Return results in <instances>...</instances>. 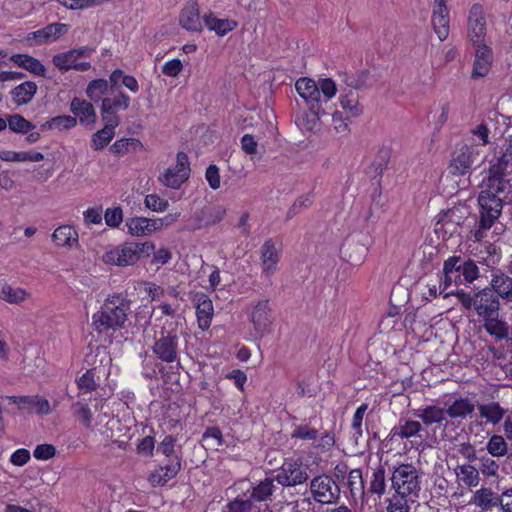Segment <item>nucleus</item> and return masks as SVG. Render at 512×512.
Instances as JSON below:
<instances>
[{
  "instance_id": "f257e3e1",
  "label": "nucleus",
  "mask_w": 512,
  "mask_h": 512,
  "mask_svg": "<svg viewBox=\"0 0 512 512\" xmlns=\"http://www.w3.org/2000/svg\"><path fill=\"white\" fill-rule=\"evenodd\" d=\"M512 201V149L505 144L490 160L489 175L478 196L479 221L475 241H482L486 232L501 215L504 201Z\"/></svg>"
},
{
  "instance_id": "f03ea898",
  "label": "nucleus",
  "mask_w": 512,
  "mask_h": 512,
  "mask_svg": "<svg viewBox=\"0 0 512 512\" xmlns=\"http://www.w3.org/2000/svg\"><path fill=\"white\" fill-rule=\"evenodd\" d=\"M295 89L313 114V124L320 120L321 116L330 115L331 100L337 93L336 83L331 78H319L316 82L302 77L296 81Z\"/></svg>"
},
{
  "instance_id": "7ed1b4c3",
  "label": "nucleus",
  "mask_w": 512,
  "mask_h": 512,
  "mask_svg": "<svg viewBox=\"0 0 512 512\" xmlns=\"http://www.w3.org/2000/svg\"><path fill=\"white\" fill-rule=\"evenodd\" d=\"M131 302L121 294L108 296L92 316V325L99 334L123 329L131 310Z\"/></svg>"
},
{
  "instance_id": "20e7f679",
  "label": "nucleus",
  "mask_w": 512,
  "mask_h": 512,
  "mask_svg": "<svg viewBox=\"0 0 512 512\" xmlns=\"http://www.w3.org/2000/svg\"><path fill=\"white\" fill-rule=\"evenodd\" d=\"M180 320V317L175 320L167 319L154 330L151 349L156 358L162 362H179L180 337L183 334L179 330Z\"/></svg>"
},
{
  "instance_id": "39448f33",
  "label": "nucleus",
  "mask_w": 512,
  "mask_h": 512,
  "mask_svg": "<svg viewBox=\"0 0 512 512\" xmlns=\"http://www.w3.org/2000/svg\"><path fill=\"white\" fill-rule=\"evenodd\" d=\"M449 295H455L462 305V308L466 311L473 312L481 321L500 312L498 296L488 287L474 293L464 290L445 293V297Z\"/></svg>"
},
{
  "instance_id": "423d86ee",
  "label": "nucleus",
  "mask_w": 512,
  "mask_h": 512,
  "mask_svg": "<svg viewBox=\"0 0 512 512\" xmlns=\"http://www.w3.org/2000/svg\"><path fill=\"white\" fill-rule=\"evenodd\" d=\"M444 280L440 283L442 290L440 293H444L448 286L452 283L456 285L470 284L476 280L479 275V267L476 262L466 256H451L444 261L443 265Z\"/></svg>"
},
{
  "instance_id": "0eeeda50",
  "label": "nucleus",
  "mask_w": 512,
  "mask_h": 512,
  "mask_svg": "<svg viewBox=\"0 0 512 512\" xmlns=\"http://www.w3.org/2000/svg\"><path fill=\"white\" fill-rule=\"evenodd\" d=\"M155 245L150 242H124L106 251L102 260L105 264L126 267L136 264L142 257H148Z\"/></svg>"
},
{
  "instance_id": "6e6552de",
  "label": "nucleus",
  "mask_w": 512,
  "mask_h": 512,
  "mask_svg": "<svg viewBox=\"0 0 512 512\" xmlns=\"http://www.w3.org/2000/svg\"><path fill=\"white\" fill-rule=\"evenodd\" d=\"M420 473L412 464H401L394 468L391 484L396 494L417 498L421 490Z\"/></svg>"
},
{
  "instance_id": "1a4fd4ad",
  "label": "nucleus",
  "mask_w": 512,
  "mask_h": 512,
  "mask_svg": "<svg viewBox=\"0 0 512 512\" xmlns=\"http://www.w3.org/2000/svg\"><path fill=\"white\" fill-rule=\"evenodd\" d=\"M483 157L478 145L466 143L457 146L451 155L449 164V172L456 176H462L470 172V170L482 162Z\"/></svg>"
},
{
  "instance_id": "9d476101",
  "label": "nucleus",
  "mask_w": 512,
  "mask_h": 512,
  "mask_svg": "<svg viewBox=\"0 0 512 512\" xmlns=\"http://www.w3.org/2000/svg\"><path fill=\"white\" fill-rule=\"evenodd\" d=\"M94 49L88 46L71 49L69 51L56 54L52 57L53 65L60 71L66 72L69 70L87 71L91 68L90 62L79 61L81 58H88L93 53Z\"/></svg>"
},
{
  "instance_id": "9b49d317",
  "label": "nucleus",
  "mask_w": 512,
  "mask_h": 512,
  "mask_svg": "<svg viewBox=\"0 0 512 512\" xmlns=\"http://www.w3.org/2000/svg\"><path fill=\"white\" fill-rule=\"evenodd\" d=\"M313 500L320 504L336 503L340 497V488L331 476L322 474L310 481Z\"/></svg>"
},
{
  "instance_id": "f8f14e48",
  "label": "nucleus",
  "mask_w": 512,
  "mask_h": 512,
  "mask_svg": "<svg viewBox=\"0 0 512 512\" xmlns=\"http://www.w3.org/2000/svg\"><path fill=\"white\" fill-rule=\"evenodd\" d=\"M277 484L295 487L309 479L308 467L298 461L285 462L275 475Z\"/></svg>"
},
{
  "instance_id": "ddd939ff",
  "label": "nucleus",
  "mask_w": 512,
  "mask_h": 512,
  "mask_svg": "<svg viewBox=\"0 0 512 512\" xmlns=\"http://www.w3.org/2000/svg\"><path fill=\"white\" fill-rule=\"evenodd\" d=\"M486 19L483 7L480 4H474L470 11L467 21V38L472 45L485 44Z\"/></svg>"
},
{
  "instance_id": "4468645a",
  "label": "nucleus",
  "mask_w": 512,
  "mask_h": 512,
  "mask_svg": "<svg viewBox=\"0 0 512 512\" xmlns=\"http://www.w3.org/2000/svg\"><path fill=\"white\" fill-rule=\"evenodd\" d=\"M190 167L188 156L184 152H178L175 167L168 168L160 177V181L167 187L178 189L189 177Z\"/></svg>"
},
{
  "instance_id": "2eb2a0df",
  "label": "nucleus",
  "mask_w": 512,
  "mask_h": 512,
  "mask_svg": "<svg viewBox=\"0 0 512 512\" xmlns=\"http://www.w3.org/2000/svg\"><path fill=\"white\" fill-rule=\"evenodd\" d=\"M68 25L51 23L42 29L27 34L26 41L31 45H43L57 41L68 32Z\"/></svg>"
},
{
  "instance_id": "dca6fc26",
  "label": "nucleus",
  "mask_w": 512,
  "mask_h": 512,
  "mask_svg": "<svg viewBox=\"0 0 512 512\" xmlns=\"http://www.w3.org/2000/svg\"><path fill=\"white\" fill-rule=\"evenodd\" d=\"M273 319L269 300H260L253 306L250 313V321L252 322L255 331L261 336L268 331Z\"/></svg>"
},
{
  "instance_id": "f3484780",
  "label": "nucleus",
  "mask_w": 512,
  "mask_h": 512,
  "mask_svg": "<svg viewBox=\"0 0 512 512\" xmlns=\"http://www.w3.org/2000/svg\"><path fill=\"white\" fill-rule=\"evenodd\" d=\"M475 58L471 72L472 79L483 78L488 75L493 63V51L486 44L473 45Z\"/></svg>"
},
{
  "instance_id": "a211bd4d",
  "label": "nucleus",
  "mask_w": 512,
  "mask_h": 512,
  "mask_svg": "<svg viewBox=\"0 0 512 512\" xmlns=\"http://www.w3.org/2000/svg\"><path fill=\"white\" fill-rule=\"evenodd\" d=\"M70 111L73 113L76 120H79L81 125L93 129L97 115L91 102L74 97L70 102Z\"/></svg>"
},
{
  "instance_id": "6ab92c4d",
  "label": "nucleus",
  "mask_w": 512,
  "mask_h": 512,
  "mask_svg": "<svg viewBox=\"0 0 512 512\" xmlns=\"http://www.w3.org/2000/svg\"><path fill=\"white\" fill-rule=\"evenodd\" d=\"M128 233L132 236H147L162 229V219H150L146 217H132L126 221Z\"/></svg>"
},
{
  "instance_id": "aec40b11",
  "label": "nucleus",
  "mask_w": 512,
  "mask_h": 512,
  "mask_svg": "<svg viewBox=\"0 0 512 512\" xmlns=\"http://www.w3.org/2000/svg\"><path fill=\"white\" fill-rule=\"evenodd\" d=\"M194 300L197 303L196 315L198 326L203 331L208 330L214 313L212 301L202 292L196 293Z\"/></svg>"
},
{
  "instance_id": "412c9836",
  "label": "nucleus",
  "mask_w": 512,
  "mask_h": 512,
  "mask_svg": "<svg viewBox=\"0 0 512 512\" xmlns=\"http://www.w3.org/2000/svg\"><path fill=\"white\" fill-rule=\"evenodd\" d=\"M182 28L187 31L200 32L203 29L199 13V6L196 1H190L182 9L179 17Z\"/></svg>"
},
{
  "instance_id": "4be33fe9",
  "label": "nucleus",
  "mask_w": 512,
  "mask_h": 512,
  "mask_svg": "<svg viewBox=\"0 0 512 512\" xmlns=\"http://www.w3.org/2000/svg\"><path fill=\"white\" fill-rule=\"evenodd\" d=\"M490 289L498 299L501 298L507 302H512V277L496 270L492 272L490 280Z\"/></svg>"
},
{
  "instance_id": "5701e85b",
  "label": "nucleus",
  "mask_w": 512,
  "mask_h": 512,
  "mask_svg": "<svg viewBox=\"0 0 512 512\" xmlns=\"http://www.w3.org/2000/svg\"><path fill=\"white\" fill-rule=\"evenodd\" d=\"M461 217L457 215L456 209H449L438 215L435 224L436 233H442L443 237L452 236L459 233Z\"/></svg>"
},
{
  "instance_id": "b1692460",
  "label": "nucleus",
  "mask_w": 512,
  "mask_h": 512,
  "mask_svg": "<svg viewBox=\"0 0 512 512\" xmlns=\"http://www.w3.org/2000/svg\"><path fill=\"white\" fill-rule=\"evenodd\" d=\"M275 477H266L255 485L250 493V499L256 502L273 500L274 494L279 490Z\"/></svg>"
},
{
  "instance_id": "393cba45",
  "label": "nucleus",
  "mask_w": 512,
  "mask_h": 512,
  "mask_svg": "<svg viewBox=\"0 0 512 512\" xmlns=\"http://www.w3.org/2000/svg\"><path fill=\"white\" fill-rule=\"evenodd\" d=\"M280 260V253L275 247L274 242L268 239L261 248V266L265 275L273 274L277 269Z\"/></svg>"
},
{
  "instance_id": "a878e982",
  "label": "nucleus",
  "mask_w": 512,
  "mask_h": 512,
  "mask_svg": "<svg viewBox=\"0 0 512 512\" xmlns=\"http://www.w3.org/2000/svg\"><path fill=\"white\" fill-rule=\"evenodd\" d=\"M449 10L447 5H434L432 25L439 40L444 41L449 34Z\"/></svg>"
},
{
  "instance_id": "bb28decb",
  "label": "nucleus",
  "mask_w": 512,
  "mask_h": 512,
  "mask_svg": "<svg viewBox=\"0 0 512 512\" xmlns=\"http://www.w3.org/2000/svg\"><path fill=\"white\" fill-rule=\"evenodd\" d=\"M471 502L483 511H491L493 508L502 505L501 497L490 488L485 487L480 488L474 493Z\"/></svg>"
},
{
  "instance_id": "cd10ccee",
  "label": "nucleus",
  "mask_w": 512,
  "mask_h": 512,
  "mask_svg": "<svg viewBox=\"0 0 512 512\" xmlns=\"http://www.w3.org/2000/svg\"><path fill=\"white\" fill-rule=\"evenodd\" d=\"M423 426L419 421L411 420L408 418H400L397 425L391 429L392 437H399L401 439H408L411 437H421Z\"/></svg>"
},
{
  "instance_id": "c85d7f7f",
  "label": "nucleus",
  "mask_w": 512,
  "mask_h": 512,
  "mask_svg": "<svg viewBox=\"0 0 512 512\" xmlns=\"http://www.w3.org/2000/svg\"><path fill=\"white\" fill-rule=\"evenodd\" d=\"M339 101L347 118H357L363 114V106L359 102V95L353 92V90H343Z\"/></svg>"
},
{
  "instance_id": "c756f323",
  "label": "nucleus",
  "mask_w": 512,
  "mask_h": 512,
  "mask_svg": "<svg viewBox=\"0 0 512 512\" xmlns=\"http://www.w3.org/2000/svg\"><path fill=\"white\" fill-rule=\"evenodd\" d=\"M10 60L13 64L29 71L36 76H46L45 66L38 59L28 54H14L10 57Z\"/></svg>"
},
{
  "instance_id": "7c9ffc66",
  "label": "nucleus",
  "mask_w": 512,
  "mask_h": 512,
  "mask_svg": "<svg viewBox=\"0 0 512 512\" xmlns=\"http://www.w3.org/2000/svg\"><path fill=\"white\" fill-rule=\"evenodd\" d=\"M78 232L70 225H61L52 234V240L58 247L71 248L78 244Z\"/></svg>"
},
{
  "instance_id": "2f4dec72",
  "label": "nucleus",
  "mask_w": 512,
  "mask_h": 512,
  "mask_svg": "<svg viewBox=\"0 0 512 512\" xmlns=\"http://www.w3.org/2000/svg\"><path fill=\"white\" fill-rule=\"evenodd\" d=\"M414 416L421 419L424 425L431 426L433 424H440L445 420L446 410L437 405H428L415 410Z\"/></svg>"
},
{
  "instance_id": "473e14b6",
  "label": "nucleus",
  "mask_w": 512,
  "mask_h": 512,
  "mask_svg": "<svg viewBox=\"0 0 512 512\" xmlns=\"http://www.w3.org/2000/svg\"><path fill=\"white\" fill-rule=\"evenodd\" d=\"M203 21L210 31L224 36L237 27V22L230 19H219L212 12L203 16Z\"/></svg>"
},
{
  "instance_id": "72a5a7b5",
  "label": "nucleus",
  "mask_w": 512,
  "mask_h": 512,
  "mask_svg": "<svg viewBox=\"0 0 512 512\" xmlns=\"http://www.w3.org/2000/svg\"><path fill=\"white\" fill-rule=\"evenodd\" d=\"M37 89V84L32 81H26L19 84L11 91L13 102L17 105L29 103L35 96Z\"/></svg>"
},
{
  "instance_id": "f704fd0d",
  "label": "nucleus",
  "mask_w": 512,
  "mask_h": 512,
  "mask_svg": "<svg viewBox=\"0 0 512 512\" xmlns=\"http://www.w3.org/2000/svg\"><path fill=\"white\" fill-rule=\"evenodd\" d=\"M30 296L29 292L20 287H12L6 282H0V299L10 304H21Z\"/></svg>"
},
{
  "instance_id": "c9c22d12",
  "label": "nucleus",
  "mask_w": 512,
  "mask_h": 512,
  "mask_svg": "<svg viewBox=\"0 0 512 512\" xmlns=\"http://www.w3.org/2000/svg\"><path fill=\"white\" fill-rule=\"evenodd\" d=\"M342 81L350 88L355 90L368 89L370 85V73L368 70H358L355 73H342L340 74Z\"/></svg>"
},
{
  "instance_id": "e433bc0d",
  "label": "nucleus",
  "mask_w": 512,
  "mask_h": 512,
  "mask_svg": "<svg viewBox=\"0 0 512 512\" xmlns=\"http://www.w3.org/2000/svg\"><path fill=\"white\" fill-rule=\"evenodd\" d=\"M445 410L446 415L452 419H464L474 412L475 405L468 398H459L450 405H447Z\"/></svg>"
},
{
  "instance_id": "4c0bfd02",
  "label": "nucleus",
  "mask_w": 512,
  "mask_h": 512,
  "mask_svg": "<svg viewBox=\"0 0 512 512\" xmlns=\"http://www.w3.org/2000/svg\"><path fill=\"white\" fill-rule=\"evenodd\" d=\"M499 313L500 312L483 319V327L488 334L495 336L499 339H504L508 337L509 326L505 321L499 319Z\"/></svg>"
},
{
  "instance_id": "58836bf2",
  "label": "nucleus",
  "mask_w": 512,
  "mask_h": 512,
  "mask_svg": "<svg viewBox=\"0 0 512 512\" xmlns=\"http://www.w3.org/2000/svg\"><path fill=\"white\" fill-rule=\"evenodd\" d=\"M75 418L86 428H92L93 413L86 399H80L71 405Z\"/></svg>"
},
{
  "instance_id": "ea45409f",
  "label": "nucleus",
  "mask_w": 512,
  "mask_h": 512,
  "mask_svg": "<svg viewBox=\"0 0 512 512\" xmlns=\"http://www.w3.org/2000/svg\"><path fill=\"white\" fill-rule=\"evenodd\" d=\"M478 410L482 418L494 425L498 424L506 413V410L498 402L479 405Z\"/></svg>"
},
{
  "instance_id": "a19ab883",
  "label": "nucleus",
  "mask_w": 512,
  "mask_h": 512,
  "mask_svg": "<svg viewBox=\"0 0 512 512\" xmlns=\"http://www.w3.org/2000/svg\"><path fill=\"white\" fill-rule=\"evenodd\" d=\"M130 97L123 91H119L114 97H105L102 99V107L105 112L111 110L118 112L119 110H127L130 106Z\"/></svg>"
},
{
  "instance_id": "79ce46f5",
  "label": "nucleus",
  "mask_w": 512,
  "mask_h": 512,
  "mask_svg": "<svg viewBox=\"0 0 512 512\" xmlns=\"http://www.w3.org/2000/svg\"><path fill=\"white\" fill-rule=\"evenodd\" d=\"M347 486L350 490L351 497L363 498L365 495L364 480L360 469H353L349 472L347 478Z\"/></svg>"
},
{
  "instance_id": "37998d69",
  "label": "nucleus",
  "mask_w": 512,
  "mask_h": 512,
  "mask_svg": "<svg viewBox=\"0 0 512 512\" xmlns=\"http://www.w3.org/2000/svg\"><path fill=\"white\" fill-rule=\"evenodd\" d=\"M0 159L11 162H39L44 159V155L40 152L2 151L0 153Z\"/></svg>"
},
{
  "instance_id": "c03bdc74",
  "label": "nucleus",
  "mask_w": 512,
  "mask_h": 512,
  "mask_svg": "<svg viewBox=\"0 0 512 512\" xmlns=\"http://www.w3.org/2000/svg\"><path fill=\"white\" fill-rule=\"evenodd\" d=\"M22 408L29 411L35 410L36 413L46 415L51 412L49 401L40 396H23Z\"/></svg>"
},
{
  "instance_id": "a18cd8bd",
  "label": "nucleus",
  "mask_w": 512,
  "mask_h": 512,
  "mask_svg": "<svg viewBox=\"0 0 512 512\" xmlns=\"http://www.w3.org/2000/svg\"><path fill=\"white\" fill-rule=\"evenodd\" d=\"M457 476L468 487H476L480 482L479 470L472 465L464 464L456 468Z\"/></svg>"
},
{
  "instance_id": "49530a36",
  "label": "nucleus",
  "mask_w": 512,
  "mask_h": 512,
  "mask_svg": "<svg viewBox=\"0 0 512 512\" xmlns=\"http://www.w3.org/2000/svg\"><path fill=\"white\" fill-rule=\"evenodd\" d=\"M9 129L18 134H26L35 128V125L20 114L9 115L6 118Z\"/></svg>"
},
{
  "instance_id": "de8ad7c7",
  "label": "nucleus",
  "mask_w": 512,
  "mask_h": 512,
  "mask_svg": "<svg viewBox=\"0 0 512 512\" xmlns=\"http://www.w3.org/2000/svg\"><path fill=\"white\" fill-rule=\"evenodd\" d=\"M386 489V476L385 470L382 467H378L373 470L368 492L371 494L382 496Z\"/></svg>"
},
{
  "instance_id": "09e8293b",
  "label": "nucleus",
  "mask_w": 512,
  "mask_h": 512,
  "mask_svg": "<svg viewBox=\"0 0 512 512\" xmlns=\"http://www.w3.org/2000/svg\"><path fill=\"white\" fill-rule=\"evenodd\" d=\"M77 125L75 117L70 115H61L53 117L50 121L41 125L42 130L46 129H58V130H69Z\"/></svg>"
},
{
  "instance_id": "8fccbe9b",
  "label": "nucleus",
  "mask_w": 512,
  "mask_h": 512,
  "mask_svg": "<svg viewBox=\"0 0 512 512\" xmlns=\"http://www.w3.org/2000/svg\"><path fill=\"white\" fill-rule=\"evenodd\" d=\"M108 91V81L104 79L92 80L86 88L87 97L92 102L102 101L103 95Z\"/></svg>"
},
{
  "instance_id": "3c124183",
  "label": "nucleus",
  "mask_w": 512,
  "mask_h": 512,
  "mask_svg": "<svg viewBox=\"0 0 512 512\" xmlns=\"http://www.w3.org/2000/svg\"><path fill=\"white\" fill-rule=\"evenodd\" d=\"M181 470V460L179 457L168 458V462L160 466V471L163 472L162 479L158 480V485H164L169 480L173 479Z\"/></svg>"
},
{
  "instance_id": "603ef678",
  "label": "nucleus",
  "mask_w": 512,
  "mask_h": 512,
  "mask_svg": "<svg viewBox=\"0 0 512 512\" xmlns=\"http://www.w3.org/2000/svg\"><path fill=\"white\" fill-rule=\"evenodd\" d=\"M409 501L414 502V499L395 493L387 499L386 512H410Z\"/></svg>"
},
{
  "instance_id": "864d4df0",
  "label": "nucleus",
  "mask_w": 512,
  "mask_h": 512,
  "mask_svg": "<svg viewBox=\"0 0 512 512\" xmlns=\"http://www.w3.org/2000/svg\"><path fill=\"white\" fill-rule=\"evenodd\" d=\"M115 136V131L109 130L108 127H103L92 135L91 147L98 151L106 147Z\"/></svg>"
},
{
  "instance_id": "5fc2aeb1",
  "label": "nucleus",
  "mask_w": 512,
  "mask_h": 512,
  "mask_svg": "<svg viewBox=\"0 0 512 512\" xmlns=\"http://www.w3.org/2000/svg\"><path fill=\"white\" fill-rule=\"evenodd\" d=\"M488 453L493 457H502L508 451L507 443L503 436L493 435L486 445Z\"/></svg>"
},
{
  "instance_id": "6e6d98bb",
  "label": "nucleus",
  "mask_w": 512,
  "mask_h": 512,
  "mask_svg": "<svg viewBox=\"0 0 512 512\" xmlns=\"http://www.w3.org/2000/svg\"><path fill=\"white\" fill-rule=\"evenodd\" d=\"M202 441L209 447L217 449L223 445V436L221 430L216 427H208L202 435Z\"/></svg>"
},
{
  "instance_id": "4d7b16f0",
  "label": "nucleus",
  "mask_w": 512,
  "mask_h": 512,
  "mask_svg": "<svg viewBox=\"0 0 512 512\" xmlns=\"http://www.w3.org/2000/svg\"><path fill=\"white\" fill-rule=\"evenodd\" d=\"M202 213L205 225H215L223 219L226 210L222 206H213L204 209Z\"/></svg>"
},
{
  "instance_id": "13d9d810",
  "label": "nucleus",
  "mask_w": 512,
  "mask_h": 512,
  "mask_svg": "<svg viewBox=\"0 0 512 512\" xmlns=\"http://www.w3.org/2000/svg\"><path fill=\"white\" fill-rule=\"evenodd\" d=\"M144 204L154 212H164L169 206L168 201L157 194L147 195L144 199Z\"/></svg>"
},
{
  "instance_id": "bf43d9fd",
  "label": "nucleus",
  "mask_w": 512,
  "mask_h": 512,
  "mask_svg": "<svg viewBox=\"0 0 512 512\" xmlns=\"http://www.w3.org/2000/svg\"><path fill=\"white\" fill-rule=\"evenodd\" d=\"M368 409L367 403H362L355 411L352 419V429L354 431V436L360 437L363 434L362 430V421L364 418V415Z\"/></svg>"
},
{
  "instance_id": "052dcab7",
  "label": "nucleus",
  "mask_w": 512,
  "mask_h": 512,
  "mask_svg": "<svg viewBox=\"0 0 512 512\" xmlns=\"http://www.w3.org/2000/svg\"><path fill=\"white\" fill-rule=\"evenodd\" d=\"M291 437L302 440H317L318 430L308 425H298L294 428Z\"/></svg>"
},
{
  "instance_id": "680f3d73",
  "label": "nucleus",
  "mask_w": 512,
  "mask_h": 512,
  "mask_svg": "<svg viewBox=\"0 0 512 512\" xmlns=\"http://www.w3.org/2000/svg\"><path fill=\"white\" fill-rule=\"evenodd\" d=\"M78 388L84 392H91L96 389L95 373L87 370L77 381Z\"/></svg>"
},
{
  "instance_id": "e2e57ef3",
  "label": "nucleus",
  "mask_w": 512,
  "mask_h": 512,
  "mask_svg": "<svg viewBox=\"0 0 512 512\" xmlns=\"http://www.w3.org/2000/svg\"><path fill=\"white\" fill-rule=\"evenodd\" d=\"M106 224L110 227H118L123 220V213L120 207L109 208L105 212Z\"/></svg>"
},
{
  "instance_id": "0e129e2a",
  "label": "nucleus",
  "mask_w": 512,
  "mask_h": 512,
  "mask_svg": "<svg viewBox=\"0 0 512 512\" xmlns=\"http://www.w3.org/2000/svg\"><path fill=\"white\" fill-rule=\"evenodd\" d=\"M175 438L171 435L164 437L162 442L158 446V451L165 455L167 458L178 457L175 455Z\"/></svg>"
},
{
  "instance_id": "69168bd1",
  "label": "nucleus",
  "mask_w": 512,
  "mask_h": 512,
  "mask_svg": "<svg viewBox=\"0 0 512 512\" xmlns=\"http://www.w3.org/2000/svg\"><path fill=\"white\" fill-rule=\"evenodd\" d=\"M105 108L101 106V118L104 122V127H108L109 130L115 131V128L120 124V117L115 111H104Z\"/></svg>"
},
{
  "instance_id": "338daca9",
  "label": "nucleus",
  "mask_w": 512,
  "mask_h": 512,
  "mask_svg": "<svg viewBox=\"0 0 512 512\" xmlns=\"http://www.w3.org/2000/svg\"><path fill=\"white\" fill-rule=\"evenodd\" d=\"M56 453V449L51 444H41L36 446L33 455L38 460H48Z\"/></svg>"
},
{
  "instance_id": "774afa93",
  "label": "nucleus",
  "mask_w": 512,
  "mask_h": 512,
  "mask_svg": "<svg viewBox=\"0 0 512 512\" xmlns=\"http://www.w3.org/2000/svg\"><path fill=\"white\" fill-rule=\"evenodd\" d=\"M252 506H253V504H252L251 499H247V500L236 499L235 501L230 502L227 505V509H228L227 512H251Z\"/></svg>"
}]
</instances>
